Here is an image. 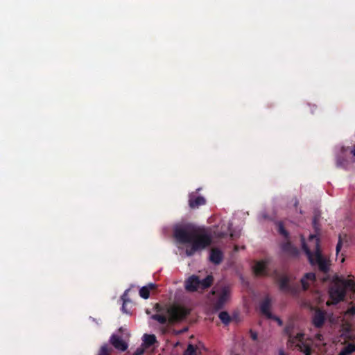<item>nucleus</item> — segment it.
I'll list each match as a JSON object with an SVG mask.
<instances>
[{"label": "nucleus", "instance_id": "c85d7f7f", "mask_svg": "<svg viewBox=\"0 0 355 355\" xmlns=\"http://www.w3.org/2000/svg\"><path fill=\"white\" fill-rule=\"evenodd\" d=\"M290 248H291V243H287L284 245L283 249H284V250H288Z\"/></svg>", "mask_w": 355, "mask_h": 355}, {"label": "nucleus", "instance_id": "f8f14e48", "mask_svg": "<svg viewBox=\"0 0 355 355\" xmlns=\"http://www.w3.org/2000/svg\"><path fill=\"white\" fill-rule=\"evenodd\" d=\"M223 259V253L218 248H212L210 251L209 261L215 265L220 264Z\"/></svg>", "mask_w": 355, "mask_h": 355}, {"label": "nucleus", "instance_id": "2f4dec72", "mask_svg": "<svg viewBox=\"0 0 355 355\" xmlns=\"http://www.w3.org/2000/svg\"><path fill=\"white\" fill-rule=\"evenodd\" d=\"M313 226L315 228H316V225H317V219H316V217L314 218L313 219Z\"/></svg>", "mask_w": 355, "mask_h": 355}, {"label": "nucleus", "instance_id": "f3484780", "mask_svg": "<svg viewBox=\"0 0 355 355\" xmlns=\"http://www.w3.org/2000/svg\"><path fill=\"white\" fill-rule=\"evenodd\" d=\"M293 348H297L300 352L304 354V355H311L312 354L310 345L304 341L297 343Z\"/></svg>", "mask_w": 355, "mask_h": 355}, {"label": "nucleus", "instance_id": "6ab92c4d", "mask_svg": "<svg viewBox=\"0 0 355 355\" xmlns=\"http://www.w3.org/2000/svg\"><path fill=\"white\" fill-rule=\"evenodd\" d=\"M338 168L346 169L348 166L349 162L343 155H338L336 162Z\"/></svg>", "mask_w": 355, "mask_h": 355}, {"label": "nucleus", "instance_id": "c9c22d12", "mask_svg": "<svg viewBox=\"0 0 355 355\" xmlns=\"http://www.w3.org/2000/svg\"><path fill=\"white\" fill-rule=\"evenodd\" d=\"M297 205H298V201H297V200H296V201H295V207H297Z\"/></svg>", "mask_w": 355, "mask_h": 355}, {"label": "nucleus", "instance_id": "5701e85b", "mask_svg": "<svg viewBox=\"0 0 355 355\" xmlns=\"http://www.w3.org/2000/svg\"><path fill=\"white\" fill-rule=\"evenodd\" d=\"M98 355H110V349L107 345H103L99 350Z\"/></svg>", "mask_w": 355, "mask_h": 355}, {"label": "nucleus", "instance_id": "e433bc0d", "mask_svg": "<svg viewBox=\"0 0 355 355\" xmlns=\"http://www.w3.org/2000/svg\"><path fill=\"white\" fill-rule=\"evenodd\" d=\"M344 261H345V258H344V257H343V258H342V260H341V262H343Z\"/></svg>", "mask_w": 355, "mask_h": 355}, {"label": "nucleus", "instance_id": "c756f323", "mask_svg": "<svg viewBox=\"0 0 355 355\" xmlns=\"http://www.w3.org/2000/svg\"><path fill=\"white\" fill-rule=\"evenodd\" d=\"M144 352V350L143 349H137L136 352H135L134 354L133 355H141Z\"/></svg>", "mask_w": 355, "mask_h": 355}, {"label": "nucleus", "instance_id": "a211bd4d", "mask_svg": "<svg viewBox=\"0 0 355 355\" xmlns=\"http://www.w3.org/2000/svg\"><path fill=\"white\" fill-rule=\"evenodd\" d=\"M144 343L146 347L153 346L157 343L156 336L154 334H145L143 336Z\"/></svg>", "mask_w": 355, "mask_h": 355}, {"label": "nucleus", "instance_id": "f704fd0d", "mask_svg": "<svg viewBox=\"0 0 355 355\" xmlns=\"http://www.w3.org/2000/svg\"><path fill=\"white\" fill-rule=\"evenodd\" d=\"M322 336L321 334H318V335L317 336V338H318V340H322Z\"/></svg>", "mask_w": 355, "mask_h": 355}, {"label": "nucleus", "instance_id": "cd10ccee", "mask_svg": "<svg viewBox=\"0 0 355 355\" xmlns=\"http://www.w3.org/2000/svg\"><path fill=\"white\" fill-rule=\"evenodd\" d=\"M271 319H274L275 320H276L279 326L283 325V321L279 318L272 315V318Z\"/></svg>", "mask_w": 355, "mask_h": 355}, {"label": "nucleus", "instance_id": "0eeeda50", "mask_svg": "<svg viewBox=\"0 0 355 355\" xmlns=\"http://www.w3.org/2000/svg\"><path fill=\"white\" fill-rule=\"evenodd\" d=\"M272 276L278 283L279 288L281 291L295 295L298 292V286L291 285L289 277L285 275H279L277 270H275Z\"/></svg>", "mask_w": 355, "mask_h": 355}, {"label": "nucleus", "instance_id": "9b49d317", "mask_svg": "<svg viewBox=\"0 0 355 355\" xmlns=\"http://www.w3.org/2000/svg\"><path fill=\"white\" fill-rule=\"evenodd\" d=\"M110 342L116 349L123 352L125 351L128 348V344L117 335H112L110 339Z\"/></svg>", "mask_w": 355, "mask_h": 355}, {"label": "nucleus", "instance_id": "6e6552de", "mask_svg": "<svg viewBox=\"0 0 355 355\" xmlns=\"http://www.w3.org/2000/svg\"><path fill=\"white\" fill-rule=\"evenodd\" d=\"M294 324L293 322L287 324L284 329V333L288 337V346L293 348L295 345L304 340V334L303 333H297L295 336H293Z\"/></svg>", "mask_w": 355, "mask_h": 355}, {"label": "nucleus", "instance_id": "a878e982", "mask_svg": "<svg viewBox=\"0 0 355 355\" xmlns=\"http://www.w3.org/2000/svg\"><path fill=\"white\" fill-rule=\"evenodd\" d=\"M250 337L253 340H257L258 339V334L256 331H253L252 329H250Z\"/></svg>", "mask_w": 355, "mask_h": 355}, {"label": "nucleus", "instance_id": "f257e3e1", "mask_svg": "<svg viewBox=\"0 0 355 355\" xmlns=\"http://www.w3.org/2000/svg\"><path fill=\"white\" fill-rule=\"evenodd\" d=\"M173 236L180 243L191 244L185 251L188 257H191L196 252L205 249L212 242L211 235L205 228L190 224L175 227Z\"/></svg>", "mask_w": 355, "mask_h": 355}, {"label": "nucleus", "instance_id": "1a4fd4ad", "mask_svg": "<svg viewBox=\"0 0 355 355\" xmlns=\"http://www.w3.org/2000/svg\"><path fill=\"white\" fill-rule=\"evenodd\" d=\"M270 259H263L257 261L253 267V271L257 276L268 277L270 276L268 272V266Z\"/></svg>", "mask_w": 355, "mask_h": 355}, {"label": "nucleus", "instance_id": "4468645a", "mask_svg": "<svg viewBox=\"0 0 355 355\" xmlns=\"http://www.w3.org/2000/svg\"><path fill=\"white\" fill-rule=\"evenodd\" d=\"M315 275L313 272H309L305 274L301 279L302 289L304 291L308 290L310 285L315 282Z\"/></svg>", "mask_w": 355, "mask_h": 355}, {"label": "nucleus", "instance_id": "7ed1b4c3", "mask_svg": "<svg viewBox=\"0 0 355 355\" xmlns=\"http://www.w3.org/2000/svg\"><path fill=\"white\" fill-rule=\"evenodd\" d=\"M310 244L313 245V250L311 251L308 245L303 242L302 248L306 253L311 266H317L320 272L327 274L330 270V260L322 254L320 247V239L315 234H311L309 238Z\"/></svg>", "mask_w": 355, "mask_h": 355}, {"label": "nucleus", "instance_id": "9d476101", "mask_svg": "<svg viewBox=\"0 0 355 355\" xmlns=\"http://www.w3.org/2000/svg\"><path fill=\"white\" fill-rule=\"evenodd\" d=\"M189 206L191 209H198L202 205L206 204V199L201 196H197L195 193H191L189 195Z\"/></svg>", "mask_w": 355, "mask_h": 355}, {"label": "nucleus", "instance_id": "b1692460", "mask_svg": "<svg viewBox=\"0 0 355 355\" xmlns=\"http://www.w3.org/2000/svg\"><path fill=\"white\" fill-rule=\"evenodd\" d=\"M342 246H343V238H342V236L340 234L338 236V243H337L336 248V252L337 255L338 254L339 252L340 251Z\"/></svg>", "mask_w": 355, "mask_h": 355}, {"label": "nucleus", "instance_id": "72a5a7b5", "mask_svg": "<svg viewBox=\"0 0 355 355\" xmlns=\"http://www.w3.org/2000/svg\"><path fill=\"white\" fill-rule=\"evenodd\" d=\"M351 153H352L354 156H355V145H354V147L353 150L351 151Z\"/></svg>", "mask_w": 355, "mask_h": 355}, {"label": "nucleus", "instance_id": "7c9ffc66", "mask_svg": "<svg viewBox=\"0 0 355 355\" xmlns=\"http://www.w3.org/2000/svg\"><path fill=\"white\" fill-rule=\"evenodd\" d=\"M349 312L352 315L355 314V308L352 307L351 309H349Z\"/></svg>", "mask_w": 355, "mask_h": 355}, {"label": "nucleus", "instance_id": "423d86ee", "mask_svg": "<svg viewBox=\"0 0 355 355\" xmlns=\"http://www.w3.org/2000/svg\"><path fill=\"white\" fill-rule=\"evenodd\" d=\"M211 294L216 297V300L212 302L213 308L216 311H218L223 308L227 301L230 295V289L228 286H223L219 288H214Z\"/></svg>", "mask_w": 355, "mask_h": 355}, {"label": "nucleus", "instance_id": "dca6fc26", "mask_svg": "<svg viewBox=\"0 0 355 355\" xmlns=\"http://www.w3.org/2000/svg\"><path fill=\"white\" fill-rule=\"evenodd\" d=\"M157 285L153 283H150L147 286H143L139 290V295L144 299H148L150 296V291L155 289Z\"/></svg>", "mask_w": 355, "mask_h": 355}, {"label": "nucleus", "instance_id": "bb28decb", "mask_svg": "<svg viewBox=\"0 0 355 355\" xmlns=\"http://www.w3.org/2000/svg\"><path fill=\"white\" fill-rule=\"evenodd\" d=\"M122 300L123 301V305H122V307H121V310L125 312V313H128L127 310H126V307H125V304L127 302H128V300H125L124 298V296L122 297Z\"/></svg>", "mask_w": 355, "mask_h": 355}, {"label": "nucleus", "instance_id": "f03ea898", "mask_svg": "<svg viewBox=\"0 0 355 355\" xmlns=\"http://www.w3.org/2000/svg\"><path fill=\"white\" fill-rule=\"evenodd\" d=\"M154 309L157 313L153 314L151 319L161 324H173L180 322L185 320L191 312L189 308L179 304L162 306L156 303Z\"/></svg>", "mask_w": 355, "mask_h": 355}, {"label": "nucleus", "instance_id": "393cba45", "mask_svg": "<svg viewBox=\"0 0 355 355\" xmlns=\"http://www.w3.org/2000/svg\"><path fill=\"white\" fill-rule=\"evenodd\" d=\"M278 227H279V232L282 235L284 236L285 237H287L288 234V232L285 230L283 224L282 223H279Z\"/></svg>", "mask_w": 355, "mask_h": 355}, {"label": "nucleus", "instance_id": "39448f33", "mask_svg": "<svg viewBox=\"0 0 355 355\" xmlns=\"http://www.w3.org/2000/svg\"><path fill=\"white\" fill-rule=\"evenodd\" d=\"M212 275H207L205 279L200 280L197 275H191L185 281V289L189 292L196 291L198 288L206 289L210 287L213 283Z\"/></svg>", "mask_w": 355, "mask_h": 355}, {"label": "nucleus", "instance_id": "2eb2a0df", "mask_svg": "<svg viewBox=\"0 0 355 355\" xmlns=\"http://www.w3.org/2000/svg\"><path fill=\"white\" fill-rule=\"evenodd\" d=\"M325 322V313L318 309L315 311L313 317V324L317 328H320L323 326Z\"/></svg>", "mask_w": 355, "mask_h": 355}, {"label": "nucleus", "instance_id": "20e7f679", "mask_svg": "<svg viewBox=\"0 0 355 355\" xmlns=\"http://www.w3.org/2000/svg\"><path fill=\"white\" fill-rule=\"evenodd\" d=\"M347 289L355 293V282L352 279L337 278L329 288V296L334 304L344 300Z\"/></svg>", "mask_w": 355, "mask_h": 355}, {"label": "nucleus", "instance_id": "4be33fe9", "mask_svg": "<svg viewBox=\"0 0 355 355\" xmlns=\"http://www.w3.org/2000/svg\"><path fill=\"white\" fill-rule=\"evenodd\" d=\"M183 355H198L197 348L192 344H189Z\"/></svg>", "mask_w": 355, "mask_h": 355}, {"label": "nucleus", "instance_id": "aec40b11", "mask_svg": "<svg viewBox=\"0 0 355 355\" xmlns=\"http://www.w3.org/2000/svg\"><path fill=\"white\" fill-rule=\"evenodd\" d=\"M218 318L225 325L229 324L232 320L230 315L227 311H221L218 315Z\"/></svg>", "mask_w": 355, "mask_h": 355}, {"label": "nucleus", "instance_id": "ddd939ff", "mask_svg": "<svg viewBox=\"0 0 355 355\" xmlns=\"http://www.w3.org/2000/svg\"><path fill=\"white\" fill-rule=\"evenodd\" d=\"M271 306V300L269 297H266L260 304V311L262 314L268 318H272V314L270 309Z\"/></svg>", "mask_w": 355, "mask_h": 355}, {"label": "nucleus", "instance_id": "412c9836", "mask_svg": "<svg viewBox=\"0 0 355 355\" xmlns=\"http://www.w3.org/2000/svg\"><path fill=\"white\" fill-rule=\"evenodd\" d=\"M355 352V345L349 344L339 353L338 355H350L352 352Z\"/></svg>", "mask_w": 355, "mask_h": 355}, {"label": "nucleus", "instance_id": "473e14b6", "mask_svg": "<svg viewBox=\"0 0 355 355\" xmlns=\"http://www.w3.org/2000/svg\"><path fill=\"white\" fill-rule=\"evenodd\" d=\"M279 355H286V354L284 353V352L282 349H281L279 351Z\"/></svg>", "mask_w": 355, "mask_h": 355}]
</instances>
